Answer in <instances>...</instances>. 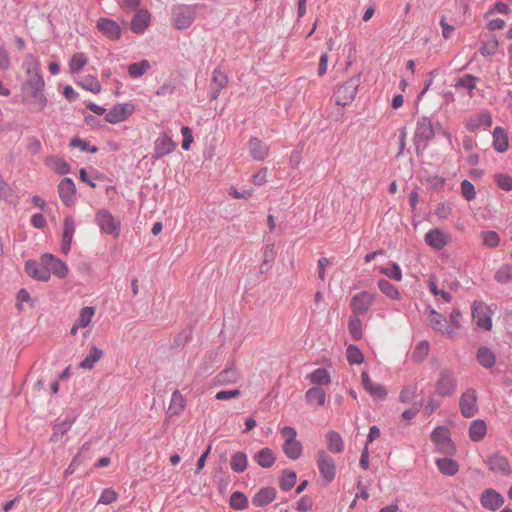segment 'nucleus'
<instances>
[{"label": "nucleus", "instance_id": "62", "mask_svg": "<svg viewBox=\"0 0 512 512\" xmlns=\"http://www.w3.org/2000/svg\"><path fill=\"white\" fill-rule=\"evenodd\" d=\"M462 196L467 200L471 201L476 197V191L474 185L469 180H463L461 183Z\"/></svg>", "mask_w": 512, "mask_h": 512}, {"label": "nucleus", "instance_id": "38", "mask_svg": "<svg viewBox=\"0 0 512 512\" xmlns=\"http://www.w3.org/2000/svg\"><path fill=\"white\" fill-rule=\"evenodd\" d=\"M327 448L333 453H340L344 449L341 435L335 431H329L326 435Z\"/></svg>", "mask_w": 512, "mask_h": 512}, {"label": "nucleus", "instance_id": "59", "mask_svg": "<svg viewBox=\"0 0 512 512\" xmlns=\"http://www.w3.org/2000/svg\"><path fill=\"white\" fill-rule=\"evenodd\" d=\"M379 272L381 274L386 275L388 278L395 280V281H401L402 280V271L398 264L392 263L391 267L389 268H380Z\"/></svg>", "mask_w": 512, "mask_h": 512}, {"label": "nucleus", "instance_id": "47", "mask_svg": "<svg viewBox=\"0 0 512 512\" xmlns=\"http://www.w3.org/2000/svg\"><path fill=\"white\" fill-rule=\"evenodd\" d=\"M77 84L81 88L90 91L94 94H98L101 92V84L99 80L92 75H87L83 77Z\"/></svg>", "mask_w": 512, "mask_h": 512}, {"label": "nucleus", "instance_id": "64", "mask_svg": "<svg viewBox=\"0 0 512 512\" xmlns=\"http://www.w3.org/2000/svg\"><path fill=\"white\" fill-rule=\"evenodd\" d=\"M213 81L219 89H222L227 85L228 77L220 69H215L213 71Z\"/></svg>", "mask_w": 512, "mask_h": 512}, {"label": "nucleus", "instance_id": "50", "mask_svg": "<svg viewBox=\"0 0 512 512\" xmlns=\"http://www.w3.org/2000/svg\"><path fill=\"white\" fill-rule=\"evenodd\" d=\"M238 380V372L234 368H228L219 373L216 381L220 385L235 383Z\"/></svg>", "mask_w": 512, "mask_h": 512}, {"label": "nucleus", "instance_id": "52", "mask_svg": "<svg viewBox=\"0 0 512 512\" xmlns=\"http://www.w3.org/2000/svg\"><path fill=\"white\" fill-rule=\"evenodd\" d=\"M296 473L291 470H285L282 473L281 479H280V487L284 491H288L291 488L294 487L296 483Z\"/></svg>", "mask_w": 512, "mask_h": 512}, {"label": "nucleus", "instance_id": "5", "mask_svg": "<svg viewBox=\"0 0 512 512\" xmlns=\"http://www.w3.org/2000/svg\"><path fill=\"white\" fill-rule=\"evenodd\" d=\"M44 87L45 86H35L21 89L23 103L27 104L36 112L42 111L47 105Z\"/></svg>", "mask_w": 512, "mask_h": 512}, {"label": "nucleus", "instance_id": "7", "mask_svg": "<svg viewBox=\"0 0 512 512\" xmlns=\"http://www.w3.org/2000/svg\"><path fill=\"white\" fill-rule=\"evenodd\" d=\"M97 30L108 40L118 41L122 36V28L120 24L107 17H100L96 21Z\"/></svg>", "mask_w": 512, "mask_h": 512}, {"label": "nucleus", "instance_id": "17", "mask_svg": "<svg viewBox=\"0 0 512 512\" xmlns=\"http://www.w3.org/2000/svg\"><path fill=\"white\" fill-rule=\"evenodd\" d=\"M486 464L492 472L500 473L504 476H509L512 469L508 459L499 453H494L488 457Z\"/></svg>", "mask_w": 512, "mask_h": 512}, {"label": "nucleus", "instance_id": "15", "mask_svg": "<svg viewBox=\"0 0 512 512\" xmlns=\"http://www.w3.org/2000/svg\"><path fill=\"white\" fill-rule=\"evenodd\" d=\"M504 497L495 489H485L480 495V503L483 508L496 511L503 506Z\"/></svg>", "mask_w": 512, "mask_h": 512}, {"label": "nucleus", "instance_id": "31", "mask_svg": "<svg viewBox=\"0 0 512 512\" xmlns=\"http://www.w3.org/2000/svg\"><path fill=\"white\" fill-rule=\"evenodd\" d=\"M487 434V424L482 419L473 420L469 426V438L473 442L481 441Z\"/></svg>", "mask_w": 512, "mask_h": 512}, {"label": "nucleus", "instance_id": "22", "mask_svg": "<svg viewBox=\"0 0 512 512\" xmlns=\"http://www.w3.org/2000/svg\"><path fill=\"white\" fill-rule=\"evenodd\" d=\"M361 378L364 389L369 392L374 399L384 400L386 398L387 391L385 387L379 383L372 382L367 372H362Z\"/></svg>", "mask_w": 512, "mask_h": 512}, {"label": "nucleus", "instance_id": "56", "mask_svg": "<svg viewBox=\"0 0 512 512\" xmlns=\"http://www.w3.org/2000/svg\"><path fill=\"white\" fill-rule=\"evenodd\" d=\"M495 280L505 283L512 279V264L502 265L495 273Z\"/></svg>", "mask_w": 512, "mask_h": 512}, {"label": "nucleus", "instance_id": "45", "mask_svg": "<svg viewBox=\"0 0 512 512\" xmlns=\"http://www.w3.org/2000/svg\"><path fill=\"white\" fill-rule=\"evenodd\" d=\"M231 469L236 473L244 472L248 466L247 455L244 452H237L232 455L230 461Z\"/></svg>", "mask_w": 512, "mask_h": 512}, {"label": "nucleus", "instance_id": "9", "mask_svg": "<svg viewBox=\"0 0 512 512\" xmlns=\"http://www.w3.org/2000/svg\"><path fill=\"white\" fill-rule=\"evenodd\" d=\"M96 221L104 233L118 237L121 223L109 211L101 210L97 213Z\"/></svg>", "mask_w": 512, "mask_h": 512}, {"label": "nucleus", "instance_id": "42", "mask_svg": "<svg viewBox=\"0 0 512 512\" xmlns=\"http://www.w3.org/2000/svg\"><path fill=\"white\" fill-rule=\"evenodd\" d=\"M378 288L384 295L392 300L399 301L401 299V293L397 287L385 279H380L378 281Z\"/></svg>", "mask_w": 512, "mask_h": 512}, {"label": "nucleus", "instance_id": "49", "mask_svg": "<svg viewBox=\"0 0 512 512\" xmlns=\"http://www.w3.org/2000/svg\"><path fill=\"white\" fill-rule=\"evenodd\" d=\"M430 346L427 341L419 342L412 352L411 359L414 362H422L429 354Z\"/></svg>", "mask_w": 512, "mask_h": 512}, {"label": "nucleus", "instance_id": "12", "mask_svg": "<svg viewBox=\"0 0 512 512\" xmlns=\"http://www.w3.org/2000/svg\"><path fill=\"white\" fill-rule=\"evenodd\" d=\"M43 265H45V268L48 271V275L50 276L51 273L58 278H65L68 275L69 269L65 262L62 260L56 258L52 254H44L41 257Z\"/></svg>", "mask_w": 512, "mask_h": 512}, {"label": "nucleus", "instance_id": "3", "mask_svg": "<svg viewBox=\"0 0 512 512\" xmlns=\"http://www.w3.org/2000/svg\"><path fill=\"white\" fill-rule=\"evenodd\" d=\"M359 85L360 75H356L338 86L333 95L335 104L340 107H345L351 104L357 94Z\"/></svg>", "mask_w": 512, "mask_h": 512}, {"label": "nucleus", "instance_id": "46", "mask_svg": "<svg viewBox=\"0 0 512 512\" xmlns=\"http://www.w3.org/2000/svg\"><path fill=\"white\" fill-rule=\"evenodd\" d=\"M151 64L148 60H141L136 63H132L128 67V73L131 78H139L143 76L149 69Z\"/></svg>", "mask_w": 512, "mask_h": 512}, {"label": "nucleus", "instance_id": "27", "mask_svg": "<svg viewBox=\"0 0 512 512\" xmlns=\"http://www.w3.org/2000/svg\"><path fill=\"white\" fill-rule=\"evenodd\" d=\"M276 498V490L272 487L260 489L252 498V504L256 507H263Z\"/></svg>", "mask_w": 512, "mask_h": 512}, {"label": "nucleus", "instance_id": "4", "mask_svg": "<svg viewBox=\"0 0 512 512\" xmlns=\"http://www.w3.org/2000/svg\"><path fill=\"white\" fill-rule=\"evenodd\" d=\"M281 435L284 438L283 452L288 458L297 460L302 454V445L296 439V430L293 427L285 426L281 429Z\"/></svg>", "mask_w": 512, "mask_h": 512}, {"label": "nucleus", "instance_id": "57", "mask_svg": "<svg viewBox=\"0 0 512 512\" xmlns=\"http://www.w3.org/2000/svg\"><path fill=\"white\" fill-rule=\"evenodd\" d=\"M498 45V40L493 36L484 42V44L480 48V53L484 57L492 56L497 52Z\"/></svg>", "mask_w": 512, "mask_h": 512}, {"label": "nucleus", "instance_id": "8", "mask_svg": "<svg viewBox=\"0 0 512 512\" xmlns=\"http://www.w3.org/2000/svg\"><path fill=\"white\" fill-rule=\"evenodd\" d=\"M135 112L132 103H119L113 106L105 115V120L110 124H117L127 120Z\"/></svg>", "mask_w": 512, "mask_h": 512}, {"label": "nucleus", "instance_id": "63", "mask_svg": "<svg viewBox=\"0 0 512 512\" xmlns=\"http://www.w3.org/2000/svg\"><path fill=\"white\" fill-rule=\"evenodd\" d=\"M495 181L498 187L504 191L512 190V177L508 174L495 175Z\"/></svg>", "mask_w": 512, "mask_h": 512}, {"label": "nucleus", "instance_id": "11", "mask_svg": "<svg viewBox=\"0 0 512 512\" xmlns=\"http://www.w3.org/2000/svg\"><path fill=\"white\" fill-rule=\"evenodd\" d=\"M472 317L478 327L485 330H490L492 328L491 311L483 302L473 303Z\"/></svg>", "mask_w": 512, "mask_h": 512}, {"label": "nucleus", "instance_id": "16", "mask_svg": "<svg viewBox=\"0 0 512 512\" xmlns=\"http://www.w3.org/2000/svg\"><path fill=\"white\" fill-rule=\"evenodd\" d=\"M459 406L464 417L474 416L478 410L475 390L470 389L464 392L460 397Z\"/></svg>", "mask_w": 512, "mask_h": 512}, {"label": "nucleus", "instance_id": "36", "mask_svg": "<svg viewBox=\"0 0 512 512\" xmlns=\"http://www.w3.org/2000/svg\"><path fill=\"white\" fill-rule=\"evenodd\" d=\"M308 378L310 379L311 383L318 386H326L331 383V376L327 369L325 368H317L314 371H312Z\"/></svg>", "mask_w": 512, "mask_h": 512}, {"label": "nucleus", "instance_id": "1", "mask_svg": "<svg viewBox=\"0 0 512 512\" xmlns=\"http://www.w3.org/2000/svg\"><path fill=\"white\" fill-rule=\"evenodd\" d=\"M22 69L24 70V75L21 82V89L45 86L41 74L40 61L36 56L27 54L23 60Z\"/></svg>", "mask_w": 512, "mask_h": 512}, {"label": "nucleus", "instance_id": "28", "mask_svg": "<svg viewBox=\"0 0 512 512\" xmlns=\"http://www.w3.org/2000/svg\"><path fill=\"white\" fill-rule=\"evenodd\" d=\"M435 135V130L431 121L427 118L421 119L417 123L416 137L424 142L430 141Z\"/></svg>", "mask_w": 512, "mask_h": 512}, {"label": "nucleus", "instance_id": "33", "mask_svg": "<svg viewBox=\"0 0 512 512\" xmlns=\"http://www.w3.org/2000/svg\"><path fill=\"white\" fill-rule=\"evenodd\" d=\"M509 141L506 131L501 127H496L493 131V147L499 152L503 153L508 149Z\"/></svg>", "mask_w": 512, "mask_h": 512}, {"label": "nucleus", "instance_id": "60", "mask_svg": "<svg viewBox=\"0 0 512 512\" xmlns=\"http://www.w3.org/2000/svg\"><path fill=\"white\" fill-rule=\"evenodd\" d=\"M118 499V493L112 488H106L102 491L98 503L109 505Z\"/></svg>", "mask_w": 512, "mask_h": 512}, {"label": "nucleus", "instance_id": "13", "mask_svg": "<svg viewBox=\"0 0 512 512\" xmlns=\"http://www.w3.org/2000/svg\"><path fill=\"white\" fill-rule=\"evenodd\" d=\"M425 243L434 250H442L451 241L450 235L438 228L429 230L424 236Z\"/></svg>", "mask_w": 512, "mask_h": 512}, {"label": "nucleus", "instance_id": "20", "mask_svg": "<svg viewBox=\"0 0 512 512\" xmlns=\"http://www.w3.org/2000/svg\"><path fill=\"white\" fill-rule=\"evenodd\" d=\"M58 193L61 201L66 206H71L75 202L76 186L71 178H63L58 185Z\"/></svg>", "mask_w": 512, "mask_h": 512}, {"label": "nucleus", "instance_id": "6", "mask_svg": "<svg viewBox=\"0 0 512 512\" xmlns=\"http://www.w3.org/2000/svg\"><path fill=\"white\" fill-rule=\"evenodd\" d=\"M431 440L437 447V450L443 454L453 455L456 451V447L450 437V432L444 426H439L432 432Z\"/></svg>", "mask_w": 512, "mask_h": 512}, {"label": "nucleus", "instance_id": "2", "mask_svg": "<svg viewBox=\"0 0 512 512\" xmlns=\"http://www.w3.org/2000/svg\"><path fill=\"white\" fill-rule=\"evenodd\" d=\"M197 5L178 4L173 6L171 19L173 26L178 30L188 29L195 21Z\"/></svg>", "mask_w": 512, "mask_h": 512}, {"label": "nucleus", "instance_id": "10", "mask_svg": "<svg viewBox=\"0 0 512 512\" xmlns=\"http://www.w3.org/2000/svg\"><path fill=\"white\" fill-rule=\"evenodd\" d=\"M375 294L368 291H361L350 300V308L354 314H365L375 302Z\"/></svg>", "mask_w": 512, "mask_h": 512}, {"label": "nucleus", "instance_id": "48", "mask_svg": "<svg viewBox=\"0 0 512 512\" xmlns=\"http://www.w3.org/2000/svg\"><path fill=\"white\" fill-rule=\"evenodd\" d=\"M481 242L485 247L495 248L500 244V237L496 231L486 230L480 233Z\"/></svg>", "mask_w": 512, "mask_h": 512}, {"label": "nucleus", "instance_id": "40", "mask_svg": "<svg viewBox=\"0 0 512 512\" xmlns=\"http://www.w3.org/2000/svg\"><path fill=\"white\" fill-rule=\"evenodd\" d=\"M255 461L263 468H270L275 463V456L271 449L263 448L255 456Z\"/></svg>", "mask_w": 512, "mask_h": 512}, {"label": "nucleus", "instance_id": "24", "mask_svg": "<svg viewBox=\"0 0 512 512\" xmlns=\"http://www.w3.org/2000/svg\"><path fill=\"white\" fill-rule=\"evenodd\" d=\"M25 270L27 274L39 281H48L50 279V276L48 275V271L45 268V265H43L42 260L40 259V263L29 260L25 263Z\"/></svg>", "mask_w": 512, "mask_h": 512}, {"label": "nucleus", "instance_id": "25", "mask_svg": "<svg viewBox=\"0 0 512 512\" xmlns=\"http://www.w3.org/2000/svg\"><path fill=\"white\" fill-rule=\"evenodd\" d=\"M428 322L432 329H434L436 331H440L449 337H452L454 335V329H450V328L444 329V327L446 326L447 320L442 314L438 313L434 309L430 310V317L428 319Z\"/></svg>", "mask_w": 512, "mask_h": 512}, {"label": "nucleus", "instance_id": "51", "mask_svg": "<svg viewBox=\"0 0 512 512\" xmlns=\"http://www.w3.org/2000/svg\"><path fill=\"white\" fill-rule=\"evenodd\" d=\"M347 361L349 364H361L364 361V356L360 349L355 345H349L346 351Z\"/></svg>", "mask_w": 512, "mask_h": 512}, {"label": "nucleus", "instance_id": "30", "mask_svg": "<svg viewBox=\"0 0 512 512\" xmlns=\"http://www.w3.org/2000/svg\"><path fill=\"white\" fill-rule=\"evenodd\" d=\"M492 125V118L489 112L483 111L471 117L466 122V128L470 131H475L481 126L490 127Z\"/></svg>", "mask_w": 512, "mask_h": 512}, {"label": "nucleus", "instance_id": "41", "mask_svg": "<svg viewBox=\"0 0 512 512\" xmlns=\"http://www.w3.org/2000/svg\"><path fill=\"white\" fill-rule=\"evenodd\" d=\"M95 313H96L95 307L86 306V307L81 308L79 311V315L76 319L77 326H81V328L88 327L91 324L92 319L95 316Z\"/></svg>", "mask_w": 512, "mask_h": 512}, {"label": "nucleus", "instance_id": "44", "mask_svg": "<svg viewBox=\"0 0 512 512\" xmlns=\"http://www.w3.org/2000/svg\"><path fill=\"white\" fill-rule=\"evenodd\" d=\"M477 360L485 368L494 366L496 357L494 353L487 347H481L477 351Z\"/></svg>", "mask_w": 512, "mask_h": 512}, {"label": "nucleus", "instance_id": "53", "mask_svg": "<svg viewBox=\"0 0 512 512\" xmlns=\"http://www.w3.org/2000/svg\"><path fill=\"white\" fill-rule=\"evenodd\" d=\"M416 395H417V385L411 384V385L405 386L401 390L400 395H399V400L402 403H410L416 398Z\"/></svg>", "mask_w": 512, "mask_h": 512}, {"label": "nucleus", "instance_id": "35", "mask_svg": "<svg viewBox=\"0 0 512 512\" xmlns=\"http://www.w3.org/2000/svg\"><path fill=\"white\" fill-rule=\"evenodd\" d=\"M89 62L88 56L83 52L74 53L68 63L71 74L79 73Z\"/></svg>", "mask_w": 512, "mask_h": 512}, {"label": "nucleus", "instance_id": "32", "mask_svg": "<svg viewBox=\"0 0 512 512\" xmlns=\"http://www.w3.org/2000/svg\"><path fill=\"white\" fill-rule=\"evenodd\" d=\"M44 164L57 174L64 175L70 172L69 164L64 159L57 156L46 157Z\"/></svg>", "mask_w": 512, "mask_h": 512}, {"label": "nucleus", "instance_id": "54", "mask_svg": "<svg viewBox=\"0 0 512 512\" xmlns=\"http://www.w3.org/2000/svg\"><path fill=\"white\" fill-rule=\"evenodd\" d=\"M477 78L472 75H465L456 82V88H462L468 91L469 94L476 88Z\"/></svg>", "mask_w": 512, "mask_h": 512}, {"label": "nucleus", "instance_id": "26", "mask_svg": "<svg viewBox=\"0 0 512 512\" xmlns=\"http://www.w3.org/2000/svg\"><path fill=\"white\" fill-rule=\"evenodd\" d=\"M150 24V14L146 10H138L131 20V30L136 34H142Z\"/></svg>", "mask_w": 512, "mask_h": 512}, {"label": "nucleus", "instance_id": "43", "mask_svg": "<svg viewBox=\"0 0 512 512\" xmlns=\"http://www.w3.org/2000/svg\"><path fill=\"white\" fill-rule=\"evenodd\" d=\"M348 329L352 338L356 341L360 340L363 336V325L362 321L357 314H353L349 317Z\"/></svg>", "mask_w": 512, "mask_h": 512}, {"label": "nucleus", "instance_id": "18", "mask_svg": "<svg viewBox=\"0 0 512 512\" xmlns=\"http://www.w3.org/2000/svg\"><path fill=\"white\" fill-rule=\"evenodd\" d=\"M455 387L453 374L447 370L442 371L436 383L437 394L443 397L450 396L454 393Z\"/></svg>", "mask_w": 512, "mask_h": 512}, {"label": "nucleus", "instance_id": "34", "mask_svg": "<svg viewBox=\"0 0 512 512\" xmlns=\"http://www.w3.org/2000/svg\"><path fill=\"white\" fill-rule=\"evenodd\" d=\"M104 353L101 349L93 345L89 354L79 363V367L85 370H91L94 365L101 360Z\"/></svg>", "mask_w": 512, "mask_h": 512}, {"label": "nucleus", "instance_id": "29", "mask_svg": "<svg viewBox=\"0 0 512 512\" xmlns=\"http://www.w3.org/2000/svg\"><path fill=\"white\" fill-rule=\"evenodd\" d=\"M305 399L311 406H324L326 403V392L321 387H311L305 392Z\"/></svg>", "mask_w": 512, "mask_h": 512}, {"label": "nucleus", "instance_id": "14", "mask_svg": "<svg viewBox=\"0 0 512 512\" xmlns=\"http://www.w3.org/2000/svg\"><path fill=\"white\" fill-rule=\"evenodd\" d=\"M318 469L327 482H331L336 475L334 459L325 451H320L317 456Z\"/></svg>", "mask_w": 512, "mask_h": 512}, {"label": "nucleus", "instance_id": "21", "mask_svg": "<svg viewBox=\"0 0 512 512\" xmlns=\"http://www.w3.org/2000/svg\"><path fill=\"white\" fill-rule=\"evenodd\" d=\"M250 156L255 161H264L269 155V146L258 138H251L248 141Z\"/></svg>", "mask_w": 512, "mask_h": 512}, {"label": "nucleus", "instance_id": "39", "mask_svg": "<svg viewBox=\"0 0 512 512\" xmlns=\"http://www.w3.org/2000/svg\"><path fill=\"white\" fill-rule=\"evenodd\" d=\"M436 464L440 472L448 476L455 475L459 470L458 463L451 458L438 459Z\"/></svg>", "mask_w": 512, "mask_h": 512}, {"label": "nucleus", "instance_id": "19", "mask_svg": "<svg viewBox=\"0 0 512 512\" xmlns=\"http://www.w3.org/2000/svg\"><path fill=\"white\" fill-rule=\"evenodd\" d=\"M176 148V143L167 134H160L154 142L153 158L159 159L170 153Z\"/></svg>", "mask_w": 512, "mask_h": 512}, {"label": "nucleus", "instance_id": "55", "mask_svg": "<svg viewBox=\"0 0 512 512\" xmlns=\"http://www.w3.org/2000/svg\"><path fill=\"white\" fill-rule=\"evenodd\" d=\"M230 506L237 510H243L248 506V500L243 493L234 492L230 497Z\"/></svg>", "mask_w": 512, "mask_h": 512}, {"label": "nucleus", "instance_id": "61", "mask_svg": "<svg viewBox=\"0 0 512 512\" xmlns=\"http://www.w3.org/2000/svg\"><path fill=\"white\" fill-rule=\"evenodd\" d=\"M14 196V190L0 175V200L9 201Z\"/></svg>", "mask_w": 512, "mask_h": 512}, {"label": "nucleus", "instance_id": "23", "mask_svg": "<svg viewBox=\"0 0 512 512\" xmlns=\"http://www.w3.org/2000/svg\"><path fill=\"white\" fill-rule=\"evenodd\" d=\"M74 233L75 221L71 216H67L63 221V235L61 243V250L64 254H67L70 251Z\"/></svg>", "mask_w": 512, "mask_h": 512}, {"label": "nucleus", "instance_id": "37", "mask_svg": "<svg viewBox=\"0 0 512 512\" xmlns=\"http://www.w3.org/2000/svg\"><path fill=\"white\" fill-rule=\"evenodd\" d=\"M185 397L178 391H174L169 404V413L171 415H180L185 408Z\"/></svg>", "mask_w": 512, "mask_h": 512}, {"label": "nucleus", "instance_id": "58", "mask_svg": "<svg viewBox=\"0 0 512 512\" xmlns=\"http://www.w3.org/2000/svg\"><path fill=\"white\" fill-rule=\"evenodd\" d=\"M428 287L430 292L434 296H440L446 303L451 302L452 296L445 290H441L437 287L434 277H430L428 281Z\"/></svg>", "mask_w": 512, "mask_h": 512}]
</instances>
